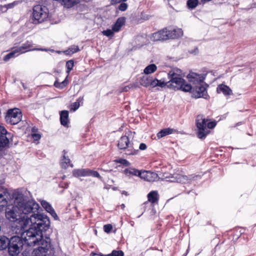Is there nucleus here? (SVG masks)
<instances>
[{"mask_svg": "<svg viewBox=\"0 0 256 256\" xmlns=\"http://www.w3.org/2000/svg\"><path fill=\"white\" fill-rule=\"evenodd\" d=\"M67 84L66 80H64L62 82H58V81H56L54 83V86L55 87L62 89Z\"/></svg>", "mask_w": 256, "mask_h": 256, "instance_id": "c9c22d12", "label": "nucleus"}, {"mask_svg": "<svg viewBox=\"0 0 256 256\" xmlns=\"http://www.w3.org/2000/svg\"><path fill=\"white\" fill-rule=\"evenodd\" d=\"M118 146L120 149L124 150L127 148H130L132 144L130 142L128 136H122L118 140Z\"/></svg>", "mask_w": 256, "mask_h": 256, "instance_id": "f3484780", "label": "nucleus"}, {"mask_svg": "<svg viewBox=\"0 0 256 256\" xmlns=\"http://www.w3.org/2000/svg\"><path fill=\"white\" fill-rule=\"evenodd\" d=\"M79 48L77 46H72L67 50L65 52L68 54H73L79 50Z\"/></svg>", "mask_w": 256, "mask_h": 256, "instance_id": "2f4dec72", "label": "nucleus"}, {"mask_svg": "<svg viewBox=\"0 0 256 256\" xmlns=\"http://www.w3.org/2000/svg\"><path fill=\"white\" fill-rule=\"evenodd\" d=\"M32 136L33 138L36 140H40L41 138L40 135L38 134H32Z\"/></svg>", "mask_w": 256, "mask_h": 256, "instance_id": "8fccbe9b", "label": "nucleus"}, {"mask_svg": "<svg viewBox=\"0 0 256 256\" xmlns=\"http://www.w3.org/2000/svg\"><path fill=\"white\" fill-rule=\"evenodd\" d=\"M124 254L122 250H114L111 254H107L106 256H124Z\"/></svg>", "mask_w": 256, "mask_h": 256, "instance_id": "e433bc0d", "label": "nucleus"}, {"mask_svg": "<svg viewBox=\"0 0 256 256\" xmlns=\"http://www.w3.org/2000/svg\"><path fill=\"white\" fill-rule=\"evenodd\" d=\"M17 54H18V53L16 52V48H14L12 49V50L10 52L7 54L4 57V60L6 62V61L8 60L11 58L18 56V55H17Z\"/></svg>", "mask_w": 256, "mask_h": 256, "instance_id": "c756f323", "label": "nucleus"}, {"mask_svg": "<svg viewBox=\"0 0 256 256\" xmlns=\"http://www.w3.org/2000/svg\"><path fill=\"white\" fill-rule=\"evenodd\" d=\"M157 67L154 64H150L144 70V74H148L154 72L156 70Z\"/></svg>", "mask_w": 256, "mask_h": 256, "instance_id": "c85d7f7f", "label": "nucleus"}, {"mask_svg": "<svg viewBox=\"0 0 256 256\" xmlns=\"http://www.w3.org/2000/svg\"><path fill=\"white\" fill-rule=\"evenodd\" d=\"M64 156H63V158L60 161V165L62 168H66L69 166H70L71 167H73L72 164H70V160L68 158H66V152L65 150H64Z\"/></svg>", "mask_w": 256, "mask_h": 256, "instance_id": "4be33fe9", "label": "nucleus"}, {"mask_svg": "<svg viewBox=\"0 0 256 256\" xmlns=\"http://www.w3.org/2000/svg\"><path fill=\"white\" fill-rule=\"evenodd\" d=\"M194 51H195L196 53H198V48H196L195 50H194Z\"/></svg>", "mask_w": 256, "mask_h": 256, "instance_id": "bf43d9fd", "label": "nucleus"}, {"mask_svg": "<svg viewBox=\"0 0 256 256\" xmlns=\"http://www.w3.org/2000/svg\"><path fill=\"white\" fill-rule=\"evenodd\" d=\"M216 125V123L214 122H206V128L208 129L213 128Z\"/></svg>", "mask_w": 256, "mask_h": 256, "instance_id": "a18cd8bd", "label": "nucleus"}, {"mask_svg": "<svg viewBox=\"0 0 256 256\" xmlns=\"http://www.w3.org/2000/svg\"><path fill=\"white\" fill-rule=\"evenodd\" d=\"M14 204H17L19 212L22 216V220L20 221V224H24L27 217L34 215L44 216L36 214L40 208L38 204L33 200H28L20 192H15L13 194Z\"/></svg>", "mask_w": 256, "mask_h": 256, "instance_id": "f03ea898", "label": "nucleus"}, {"mask_svg": "<svg viewBox=\"0 0 256 256\" xmlns=\"http://www.w3.org/2000/svg\"><path fill=\"white\" fill-rule=\"evenodd\" d=\"M68 112L67 110H62L60 114V120L61 124L66 126L68 122Z\"/></svg>", "mask_w": 256, "mask_h": 256, "instance_id": "b1692460", "label": "nucleus"}, {"mask_svg": "<svg viewBox=\"0 0 256 256\" xmlns=\"http://www.w3.org/2000/svg\"><path fill=\"white\" fill-rule=\"evenodd\" d=\"M6 217L11 222L22 220V216L19 212V208L17 204L12 206L11 208H7L6 211Z\"/></svg>", "mask_w": 256, "mask_h": 256, "instance_id": "0eeeda50", "label": "nucleus"}, {"mask_svg": "<svg viewBox=\"0 0 256 256\" xmlns=\"http://www.w3.org/2000/svg\"><path fill=\"white\" fill-rule=\"evenodd\" d=\"M158 85V80L156 78L153 79L152 77L150 86H152V88H154L156 86H157Z\"/></svg>", "mask_w": 256, "mask_h": 256, "instance_id": "c03bdc74", "label": "nucleus"}, {"mask_svg": "<svg viewBox=\"0 0 256 256\" xmlns=\"http://www.w3.org/2000/svg\"><path fill=\"white\" fill-rule=\"evenodd\" d=\"M124 174L127 176L130 175L138 176L140 178L142 172L134 168H129L124 170Z\"/></svg>", "mask_w": 256, "mask_h": 256, "instance_id": "5701e85b", "label": "nucleus"}, {"mask_svg": "<svg viewBox=\"0 0 256 256\" xmlns=\"http://www.w3.org/2000/svg\"><path fill=\"white\" fill-rule=\"evenodd\" d=\"M24 224L16 226V234L20 236L24 244L28 246H40L32 252V256H50L48 251L50 247V240L48 237L43 239V232L50 227V222L46 216H32L27 217Z\"/></svg>", "mask_w": 256, "mask_h": 256, "instance_id": "f257e3e1", "label": "nucleus"}, {"mask_svg": "<svg viewBox=\"0 0 256 256\" xmlns=\"http://www.w3.org/2000/svg\"><path fill=\"white\" fill-rule=\"evenodd\" d=\"M152 41L166 40H168V28H164L152 34L150 36Z\"/></svg>", "mask_w": 256, "mask_h": 256, "instance_id": "ddd939ff", "label": "nucleus"}, {"mask_svg": "<svg viewBox=\"0 0 256 256\" xmlns=\"http://www.w3.org/2000/svg\"><path fill=\"white\" fill-rule=\"evenodd\" d=\"M197 176L190 175L189 176H184L180 174H175L172 176H166V178H168V181L172 182H177L180 183H186L194 180Z\"/></svg>", "mask_w": 256, "mask_h": 256, "instance_id": "f8f14e48", "label": "nucleus"}, {"mask_svg": "<svg viewBox=\"0 0 256 256\" xmlns=\"http://www.w3.org/2000/svg\"><path fill=\"white\" fill-rule=\"evenodd\" d=\"M146 148H147V146L144 143H141L139 146L140 150H146Z\"/></svg>", "mask_w": 256, "mask_h": 256, "instance_id": "603ef678", "label": "nucleus"}, {"mask_svg": "<svg viewBox=\"0 0 256 256\" xmlns=\"http://www.w3.org/2000/svg\"><path fill=\"white\" fill-rule=\"evenodd\" d=\"M216 91L218 93L222 92L226 96H230L232 94V90L227 86L221 84L218 86Z\"/></svg>", "mask_w": 256, "mask_h": 256, "instance_id": "aec40b11", "label": "nucleus"}, {"mask_svg": "<svg viewBox=\"0 0 256 256\" xmlns=\"http://www.w3.org/2000/svg\"><path fill=\"white\" fill-rule=\"evenodd\" d=\"M140 178L146 181L152 182L158 180V176L156 172L144 170L142 172Z\"/></svg>", "mask_w": 256, "mask_h": 256, "instance_id": "2eb2a0df", "label": "nucleus"}, {"mask_svg": "<svg viewBox=\"0 0 256 256\" xmlns=\"http://www.w3.org/2000/svg\"><path fill=\"white\" fill-rule=\"evenodd\" d=\"M24 242L18 234L9 238L8 252L11 256H17L22 251Z\"/></svg>", "mask_w": 256, "mask_h": 256, "instance_id": "20e7f679", "label": "nucleus"}, {"mask_svg": "<svg viewBox=\"0 0 256 256\" xmlns=\"http://www.w3.org/2000/svg\"><path fill=\"white\" fill-rule=\"evenodd\" d=\"M188 78L190 82L194 84H200L203 82L204 77L202 75L195 72H192L188 75Z\"/></svg>", "mask_w": 256, "mask_h": 256, "instance_id": "dca6fc26", "label": "nucleus"}, {"mask_svg": "<svg viewBox=\"0 0 256 256\" xmlns=\"http://www.w3.org/2000/svg\"><path fill=\"white\" fill-rule=\"evenodd\" d=\"M22 114L18 108L9 110L6 116V121L12 124H16L21 120Z\"/></svg>", "mask_w": 256, "mask_h": 256, "instance_id": "6e6552de", "label": "nucleus"}, {"mask_svg": "<svg viewBox=\"0 0 256 256\" xmlns=\"http://www.w3.org/2000/svg\"><path fill=\"white\" fill-rule=\"evenodd\" d=\"M126 18L124 17L119 18L112 26V30L114 32H118L120 30L122 26L124 24Z\"/></svg>", "mask_w": 256, "mask_h": 256, "instance_id": "412c9836", "label": "nucleus"}, {"mask_svg": "<svg viewBox=\"0 0 256 256\" xmlns=\"http://www.w3.org/2000/svg\"><path fill=\"white\" fill-rule=\"evenodd\" d=\"M152 77V76H144L142 77L140 80V84L145 87L150 86V84Z\"/></svg>", "mask_w": 256, "mask_h": 256, "instance_id": "bb28decb", "label": "nucleus"}, {"mask_svg": "<svg viewBox=\"0 0 256 256\" xmlns=\"http://www.w3.org/2000/svg\"><path fill=\"white\" fill-rule=\"evenodd\" d=\"M74 66V62L72 60H70L66 63V67L67 68V73L69 74Z\"/></svg>", "mask_w": 256, "mask_h": 256, "instance_id": "f704fd0d", "label": "nucleus"}, {"mask_svg": "<svg viewBox=\"0 0 256 256\" xmlns=\"http://www.w3.org/2000/svg\"><path fill=\"white\" fill-rule=\"evenodd\" d=\"M49 11L46 6L36 5L33 8L32 23L38 24L44 22L48 16Z\"/></svg>", "mask_w": 256, "mask_h": 256, "instance_id": "39448f33", "label": "nucleus"}, {"mask_svg": "<svg viewBox=\"0 0 256 256\" xmlns=\"http://www.w3.org/2000/svg\"><path fill=\"white\" fill-rule=\"evenodd\" d=\"M170 80L168 82L167 86L176 90L182 86L184 80L183 78L184 74L181 70L178 68H174L169 72L168 74Z\"/></svg>", "mask_w": 256, "mask_h": 256, "instance_id": "7ed1b4c3", "label": "nucleus"}, {"mask_svg": "<svg viewBox=\"0 0 256 256\" xmlns=\"http://www.w3.org/2000/svg\"><path fill=\"white\" fill-rule=\"evenodd\" d=\"M208 86L206 84H201L196 88V90L193 92V96L196 98H203L206 99L208 97L206 88Z\"/></svg>", "mask_w": 256, "mask_h": 256, "instance_id": "4468645a", "label": "nucleus"}, {"mask_svg": "<svg viewBox=\"0 0 256 256\" xmlns=\"http://www.w3.org/2000/svg\"><path fill=\"white\" fill-rule=\"evenodd\" d=\"M41 204L44 209L46 208L48 206L50 205L49 203L45 200H42L41 202Z\"/></svg>", "mask_w": 256, "mask_h": 256, "instance_id": "09e8293b", "label": "nucleus"}, {"mask_svg": "<svg viewBox=\"0 0 256 256\" xmlns=\"http://www.w3.org/2000/svg\"><path fill=\"white\" fill-rule=\"evenodd\" d=\"M114 32L113 30L112 29V30L108 29L106 30H104L102 32V34L106 36H107L112 37L114 36Z\"/></svg>", "mask_w": 256, "mask_h": 256, "instance_id": "4c0bfd02", "label": "nucleus"}, {"mask_svg": "<svg viewBox=\"0 0 256 256\" xmlns=\"http://www.w3.org/2000/svg\"><path fill=\"white\" fill-rule=\"evenodd\" d=\"M112 226L110 224H106L104 226V231L107 233L110 232L112 230Z\"/></svg>", "mask_w": 256, "mask_h": 256, "instance_id": "37998d69", "label": "nucleus"}, {"mask_svg": "<svg viewBox=\"0 0 256 256\" xmlns=\"http://www.w3.org/2000/svg\"><path fill=\"white\" fill-rule=\"evenodd\" d=\"M129 88L128 87L126 86L123 88V91H127L128 90Z\"/></svg>", "mask_w": 256, "mask_h": 256, "instance_id": "13d9d810", "label": "nucleus"}, {"mask_svg": "<svg viewBox=\"0 0 256 256\" xmlns=\"http://www.w3.org/2000/svg\"><path fill=\"white\" fill-rule=\"evenodd\" d=\"M178 133V130L171 128H166L162 130L157 134V137L158 139L161 138L167 135L174 134Z\"/></svg>", "mask_w": 256, "mask_h": 256, "instance_id": "6ab92c4d", "label": "nucleus"}, {"mask_svg": "<svg viewBox=\"0 0 256 256\" xmlns=\"http://www.w3.org/2000/svg\"><path fill=\"white\" fill-rule=\"evenodd\" d=\"M168 34L169 39L178 38L183 35V31L181 28L169 30L168 28Z\"/></svg>", "mask_w": 256, "mask_h": 256, "instance_id": "a211bd4d", "label": "nucleus"}, {"mask_svg": "<svg viewBox=\"0 0 256 256\" xmlns=\"http://www.w3.org/2000/svg\"><path fill=\"white\" fill-rule=\"evenodd\" d=\"M138 150H128L127 152H126V154L130 155V154H136L138 153Z\"/></svg>", "mask_w": 256, "mask_h": 256, "instance_id": "de8ad7c7", "label": "nucleus"}, {"mask_svg": "<svg viewBox=\"0 0 256 256\" xmlns=\"http://www.w3.org/2000/svg\"><path fill=\"white\" fill-rule=\"evenodd\" d=\"M32 41H26L25 43L23 44L22 46L20 47L14 48L19 55L20 54H23L26 52L31 50H40V51H47V49L42 48H34L33 46Z\"/></svg>", "mask_w": 256, "mask_h": 256, "instance_id": "9b49d317", "label": "nucleus"}, {"mask_svg": "<svg viewBox=\"0 0 256 256\" xmlns=\"http://www.w3.org/2000/svg\"><path fill=\"white\" fill-rule=\"evenodd\" d=\"M4 182V180L0 177V211L7 206L8 200L10 198L7 188L1 186Z\"/></svg>", "mask_w": 256, "mask_h": 256, "instance_id": "9d476101", "label": "nucleus"}, {"mask_svg": "<svg viewBox=\"0 0 256 256\" xmlns=\"http://www.w3.org/2000/svg\"><path fill=\"white\" fill-rule=\"evenodd\" d=\"M167 84H168V82H165L164 80H158V86H160L161 88H163L165 86H167Z\"/></svg>", "mask_w": 256, "mask_h": 256, "instance_id": "49530a36", "label": "nucleus"}, {"mask_svg": "<svg viewBox=\"0 0 256 256\" xmlns=\"http://www.w3.org/2000/svg\"><path fill=\"white\" fill-rule=\"evenodd\" d=\"M148 200L152 203H154L158 200V194L156 191H152L148 195Z\"/></svg>", "mask_w": 256, "mask_h": 256, "instance_id": "cd10ccee", "label": "nucleus"}, {"mask_svg": "<svg viewBox=\"0 0 256 256\" xmlns=\"http://www.w3.org/2000/svg\"><path fill=\"white\" fill-rule=\"evenodd\" d=\"M198 0H188L187 1V5L189 8L193 9L195 8L198 4Z\"/></svg>", "mask_w": 256, "mask_h": 256, "instance_id": "72a5a7b5", "label": "nucleus"}, {"mask_svg": "<svg viewBox=\"0 0 256 256\" xmlns=\"http://www.w3.org/2000/svg\"><path fill=\"white\" fill-rule=\"evenodd\" d=\"M128 4L125 2H121L120 4L118 6V9L122 11H125L128 8Z\"/></svg>", "mask_w": 256, "mask_h": 256, "instance_id": "58836bf2", "label": "nucleus"}, {"mask_svg": "<svg viewBox=\"0 0 256 256\" xmlns=\"http://www.w3.org/2000/svg\"><path fill=\"white\" fill-rule=\"evenodd\" d=\"M126 0H111V4L114 5L115 4H116L118 3H120L121 2H126Z\"/></svg>", "mask_w": 256, "mask_h": 256, "instance_id": "3c124183", "label": "nucleus"}, {"mask_svg": "<svg viewBox=\"0 0 256 256\" xmlns=\"http://www.w3.org/2000/svg\"><path fill=\"white\" fill-rule=\"evenodd\" d=\"M12 134L8 132L6 130L0 125V148L9 147L10 142H12Z\"/></svg>", "mask_w": 256, "mask_h": 256, "instance_id": "1a4fd4ad", "label": "nucleus"}, {"mask_svg": "<svg viewBox=\"0 0 256 256\" xmlns=\"http://www.w3.org/2000/svg\"><path fill=\"white\" fill-rule=\"evenodd\" d=\"M122 194H124L126 196H128V192H126V191H124V190L122 191Z\"/></svg>", "mask_w": 256, "mask_h": 256, "instance_id": "4d7b16f0", "label": "nucleus"}, {"mask_svg": "<svg viewBox=\"0 0 256 256\" xmlns=\"http://www.w3.org/2000/svg\"><path fill=\"white\" fill-rule=\"evenodd\" d=\"M88 176H92L94 177L100 178V176L98 172L96 171H92L90 170H88Z\"/></svg>", "mask_w": 256, "mask_h": 256, "instance_id": "79ce46f5", "label": "nucleus"}, {"mask_svg": "<svg viewBox=\"0 0 256 256\" xmlns=\"http://www.w3.org/2000/svg\"><path fill=\"white\" fill-rule=\"evenodd\" d=\"M117 162H118L122 165H124L126 166H128L130 164V163L128 161L125 159H119L116 160Z\"/></svg>", "mask_w": 256, "mask_h": 256, "instance_id": "a19ab883", "label": "nucleus"}, {"mask_svg": "<svg viewBox=\"0 0 256 256\" xmlns=\"http://www.w3.org/2000/svg\"><path fill=\"white\" fill-rule=\"evenodd\" d=\"M46 212H49L51 216L54 218V220H58V216L55 212L54 209L52 208L51 205L48 206L45 209Z\"/></svg>", "mask_w": 256, "mask_h": 256, "instance_id": "473e14b6", "label": "nucleus"}, {"mask_svg": "<svg viewBox=\"0 0 256 256\" xmlns=\"http://www.w3.org/2000/svg\"><path fill=\"white\" fill-rule=\"evenodd\" d=\"M192 86L190 84H186V82H183L182 86H180V88H178L176 90H180L184 92H190L192 90Z\"/></svg>", "mask_w": 256, "mask_h": 256, "instance_id": "7c9ffc66", "label": "nucleus"}, {"mask_svg": "<svg viewBox=\"0 0 256 256\" xmlns=\"http://www.w3.org/2000/svg\"><path fill=\"white\" fill-rule=\"evenodd\" d=\"M83 100H84V98H83V97H80V98H79L76 100V102H80H80H82Z\"/></svg>", "mask_w": 256, "mask_h": 256, "instance_id": "6e6d98bb", "label": "nucleus"}, {"mask_svg": "<svg viewBox=\"0 0 256 256\" xmlns=\"http://www.w3.org/2000/svg\"><path fill=\"white\" fill-rule=\"evenodd\" d=\"M92 256H106V255H104L101 254H98L92 253Z\"/></svg>", "mask_w": 256, "mask_h": 256, "instance_id": "5fc2aeb1", "label": "nucleus"}, {"mask_svg": "<svg viewBox=\"0 0 256 256\" xmlns=\"http://www.w3.org/2000/svg\"><path fill=\"white\" fill-rule=\"evenodd\" d=\"M88 169H78L74 170L72 174L74 176H88Z\"/></svg>", "mask_w": 256, "mask_h": 256, "instance_id": "393cba45", "label": "nucleus"}, {"mask_svg": "<svg viewBox=\"0 0 256 256\" xmlns=\"http://www.w3.org/2000/svg\"><path fill=\"white\" fill-rule=\"evenodd\" d=\"M80 106V102H76L72 103L71 105V110L73 111H76V110Z\"/></svg>", "mask_w": 256, "mask_h": 256, "instance_id": "ea45409f", "label": "nucleus"}, {"mask_svg": "<svg viewBox=\"0 0 256 256\" xmlns=\"http://www.w3.org/2000/svg\"><path fill=\"white\" fill-rule=\"evenodd\" d=\"M208 120L202 115H198L196 119V124L198 129V136L200 139L204 138L209 133L210 130L206 128Z\"/></svg>", "mask_w": 256, "mask_h": 256, "instance_id": "423d86ee", "label": "nucleus"}, {"mask_svg": "<svg viewBox=\"0 0 256 256\" xmlns=\"http://www.w3.org/2000/svg\"><path fill=\"white\" fill-rule=\"evenodd\" d=\"M9 238L6 236H0V250H4L8 248Z\"/></svg>", "mask_w": 256, "mask_h": 256, "instance_id": "a878e982", "label": "nucleus"}, {"mask_svg": "<svg viewBox=\"0 0 256 256\" xmlns=\"http://www.w3.org/2000/svg\"><path fill=\"white\" fill-rule=\"evenodd\" d=\"M121 207H122V208H124V204H122L121 205Z\"/></svg>", "mask_w": 256, "mask_h": 256, "instance_id": "052dcab7", "label": "nucleus"}, {"mask_svg": "<svg viewBox=\"0 0 256 256\" xmlns=\"http://www.w3.org/2000/svg\"><path fill=\"white\" fill-rule=\"evenodd\" d=\"M16 2H14L12 3H10V4H8V5H7V8H12L14 7V6L15 5Z\"/></svg>", "mask_w": 256, "mask_h": 256, "instance_id": "864d4df0", "label": "nucleus"}]
</instances>
